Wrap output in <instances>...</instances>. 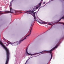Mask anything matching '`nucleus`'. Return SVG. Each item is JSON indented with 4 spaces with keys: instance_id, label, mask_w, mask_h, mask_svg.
<instances>
[{
    "instance_id": "15",
    "label": "nucleus",
    "mask_w": 64,
    "mask_h": 64,
    "mask_svg": "<svg viewBox=\"0 0 64 64\" xmlns=\"http://www.w3.org/2000/svg\"><path fill=\"white\" fill-rule=\"evenodd\" d=\"M43 4H45V2H44V3H43Z\"/></svg>"
},
{
    "instance_id": "12",
    "label": "nucleus",
    "mask_w": 64,
    "mask_h": 64,
    "mask_svg": "<svg viewBox=\"0 0 64 64\" xmlns=\"http://www.w3.org/2000/svg\"><path fill=\"white\" fill-rule=\"evenodd\" d=\"M32 24H31L30 25V27H31V26H32Z\"/></svg>"
},
{
    "instance_id": "17",
    "label": "nucleus",
    "mask_w": 64,
    "mask_h": 64,
    "mask_svg": "<svg viewBox=\"0 0 64 64\" xmlns=\"http://www.w3.org/2000/svg\"><path fill=\"white\" fill-rule=\"evenodd\" d=\"M32 55H33V54H32Z\"/></svg>"
},
{
    "instance_id": "18",
    "label": "nucleus",
    "mask_w": 64,
    "mask_h": 64,
    "mask_svg": "<svg viewBox=\"0 0 64 64\" xmlns=\"http://www.w3.org/2000/svg\"><path fill=\"white\" fill-rule=\"evenodd\" d=\"M40 8H39V9H40Z\"/></svg>"
},
{
    "instance_id": "2",
    "label": "nucleus",
    "mask_w": 64,
    "mask_h": 64,
    "mask_svg": "<svg viewBox=\"0 0 64 64\" xmlns=\"http://www.w3.org/2000/svg\"><path fill=\"white\" fill-rule=\"evenodd\" d=\"M10 12L9 11H7L5 12L4 13H1L2 12H0V16L1 15V14H7V13H13V11L14 10H13L12 8H10Z\"/></svg>"
},
{
    "instance_id": "9",
    "label": "nucleus",
    "mask_w": 64,
    "mask_h": 64,
    "mask_svg": "<svg viewBox=\"0 0 64 64\" xmlns=\"http://www.w3.org/2000/svg\"><path fill=\"white\" fill-rule=\"evenodd\" d=\"M48 24H49L50 25H52V24H51V23H49Z\"/></svg>"
},
{
    "instance_id": "16",
    "label": "nucleus",
    "mask_w": 64,
    "mask_h": 64,
    "mask_svg": "<svg viewBox=\"0 0 64 64\" xmlns=\"http://www.w3.org/2000/svg\"><path fill=\"white\" fill-rule=\"evenodd\" d=\"M42 53V52L38 53V54H40V53Z\"/></svg>"
},
{
    "instance_id": "19",
    "label": "nucleus",
    "mask_w": 64,
    "mask_h": 64,
    "mask_svg": "<svg viewBox=\"0 0 64 64\" xmlns=\"http://www.w3.org/2000/svg\"><path fill=\"white\" fill-rule=\"evenodd\" d=\"M63 0V1H64V0Z\"/></svg>"
},
{
    "instance_id": "5",
    "label": "nucleus",
    "mask_w": 64,
    "mask_h": 64,
    "mask_svg": "<svg viewBox=\"0 0 64 64\" xmlns=\"http://www.w3.org/2000/svg\"><path fill=\"white\" fill-rule=\"evenodd\" d=\"M38 22L40 23L41 24H44V23H45V22L42 20H40V22L38 21Z\"/></svg>"
},
{
    "instance_id": "7",
    "label": "nucleus",
    "mask_w": 64,
    "mask_h": 64,
    "mask_svg": "<svg viewBox=\"0 0 64 64\" xmlns=\"http://www.w3.org/2000/svg\"><path fill=\"white\" fill-rule=\"evenodd\" d=\"M14 0H12V1H11V2L10 3V7L11 6L12 7V5L13 3V1Z\"/></svg>"
},
{
    "instance_id": "4",
    "label": "nucleus",
    "mask_w": 64,
    "mask_h": 64,
    "mask_svg": "<svg viewBox=\"0 0 64 64\" xmlns=\"http://www.w3.org/2000/svg\"><path fill=\"white\" fill-rule=\"evenodd\" d=\"M58 46H55V47H54V48L50 50L46 51V52H47V53H50V54L51 55V58L50 59V60H51V59H52V54H51V53H52V52L54 50H55V49H56V48H57Z\"/></svg>"
},
{
    "instance_id": "11",
    "label": "nucleus",
    "mask_w": 64,
    "mask_h": 64,
    "mask_svg": "<svg viewBox=\"0 0 64 64\" xmlns=\"http://www.w3.org/2000/svg\"><path fill=\"white\" fill-rule=\"evenodd\" d=\"M62 19H64V17H62V18H61Z\"/></svg>"
},
{
    "instance_id": "14",
    "label": "nucleus",
    "mask_w": 64,
    "mask_h": 64,
    "mask_svg": "<svg viewBox=\"0 0 64 64\" xmlns=\"http://www.w3.org/2000/svg\"><path fill=\"white\" fill-rule=\"evenodd\" d=\"M11 45H14V44H11Z\"/></svg>"
},
{
    "instance_id": "3",
    "label": "nucleus",
    "mask_w": 64,
    "mask_h": 64,
    "mask_svg": "<svg viewBox=\"0 0 64 64\" xmlns=\"http://www.w3.org/2000/svg\"><path fill=\"white\" fill-rule=\"evenodd\" d=\"M32 27L31 28L30 30V33L29 34H28V35L23 40H21L19 42H18V44H20L21 42H22V41H23L24 40H25V39H27L26 38H27V37H28V36H30V35H31V31L32 30Z\"/></svg>"
},
{
    "instance_id": "10",
    "label": "nucleus",
    "mask_w": 64,
    "mask_h": 64,
    "mask_svg": "<svg viewBox=\"0 0 64 64\" xmlns=\"http://www.w3.org/2000/svg\"><path fill=\"white\" fill-rule=\"evenodd\" d=\"M39 7L38 6V7H37L36 8V9H38Z\"/></svg>"
},
{
    "instance_id": "8",
    "label": "nucleus",
    "mask_w": 64,
    "mask_h": 64,
    "mask_svg": "<svg viewBox=\"0 0 64 64\" xmlns=\"http://www.w3.org/2000/svg\"><path fill=\"white\" fill-rule=\"evenodd\" d=\"M26 53L27 54H28V55H30V54H29L28 53V48H26Z\"/></svg>"
},
{
    "instance_id": "6",
    "label": "nucleus",
    "mask_w": 64,
    "mask_h": 64,
    "mask_svg": "<svg viewBox=\"0 0 64 64\" xmlns=\"http://www.w3.org/2000/svg\"><path fill=\"white\" fill-rule=\"evenodd\" d=\"M43 1H42V0L40 3H39V6H38V7H40V6H41V4L42 3Z\"/></svg>"
},
{
    "instance_id": "1",
    "label": "nucleus",
    "mask_w": 64,
    "mask_h": 64,
    "mask_svg": "<svg viewBox=\"0 0 64 64\" xmlns=\"http://www.w3.org/2000/svg\"><path fill=\"white\" fill-rule=\"evenodd\" d=\"M34 11H35V10H34V9H33V10H31L30 11L25 12H24L25 13H27V12H29V14H31V15H32L33 14H34V16H33L34 17V19L35 20H36V16H35V14H37V12H34Z\"/></svg>"
},
{
    "instance_id": "13",
    "label": "nucleus",
    "mask_w": 64,
    "mask_h": 64,
    "mask_svg": "<svg viewBox=\"0 0 64 64\" xmlns=\"http://www.w3.org/2000/svg\"><path fill=\"white\" fill-rule=\"evenodd\" d=\"M61 19H62V18H61L59 20V21H61Z\"/></svg>"
}]
</instances>
